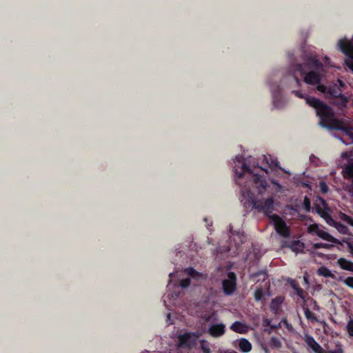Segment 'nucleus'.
Wrapping results in <instances>:
<instances>
[{
	"instance_id": "obj_25",
	"label": "nucleus",
	"mask_w": 353,
	"mask_h": 353,
	"mask_svg": "<svg viewBox=\"0 0 353 353\" xmlns=\"http://www.w3.org/2000/svg\"><path fill=\"white\" fill-rule=\"evenodd\" d=\"M332 246H333L332 245L324 243H316L312 245V248L314 250H318V249H321V248L330 249Z\"/></svg>"
},
{
	"instance_id": "obj_32",
	"label": "nucleus",
	"mask_w": 353,
	"mask_h": 353,
	"mask_svg": "<svg viewBox=\"0 0 353 353\" xmlns=\"http://www.w3.org/2000/svg\"><path fill=\"white\" fill-rule=\"evenodd\" d=\"M336 228L340 232H341L343 234H345L347 230V228L345 225H344L343 224L340 223H337Z\"/></svg>"
},
{
	"instance_id": "obj_9",
	"label": "nucleus",
	"mask_w": 353,
	"mask_h": 353,
	"mask_svg": "<svg viewBox=\"0 0 353 353\" xmlns=\"http://www.w3.org/2000/svg\"><path fill=\"white\" fill-rule=\"evenodd\" d=\"M208 332L212 337H220L225 333V325L223 323L212 324Z\"/></svg>"
},
{
	"instance_id": "obj_50",
	"label": "nucleus",
	"mask_w": 353,
	"mask_h": 353,
	"mask_svg": "<svg viewBox=\"0 0 353 353\" xmlns=\"http://www.w3.org/2000/svg\"><path fill=\"white\" fill-rule=\"evenodd\" d=\"M172 274H173V273H170L169 274L170 277H172Z\"/></svg>"
},
{
	"instance_id": "obj_37",
	"label": "nucleus",
	"mask_w": 353,
	"mask_h": 353,
	"mask_svg": "<svg viewBox=\"0 0 353 353\" xmlns=\"http://www.w3.org/2000/svg\"><path fill=\"white\" fill-rule=\"evenodd\" d=\"M311 303H312V309L314 310H316V311H319L320 310V307L319 305H318L316 301L314 300V299H311Z\"/></svg>"
},
{
	"instance_id": "obj_21",
	"label": "nucleus",
	"mask_w": 353,
	"mask_h": 353,
	"mask_svg": "<svg viewBox=\"0 0 353 353\" xmlns=\"http://www.w3.org/2000/svg\"><path fill=\"white\" fill-rule=\"evenodd\" d=\"M230 232L232 234V236L236 235L239 239V242L238 243H243L245 241V236L241 231H234L233 230L232 226L230 225Z\"/></svg>"
},
{
	"instance_id": "obj_11",
	"label": "nucleus",
	"mask_w": 353,
	"mask_h": 353,
	"mask_svg": "<svg viewBox=\"0 0 353 353\" xmlns=\"http://www.w3.org/2000/svg\"><path fill=\"white\" fill-rule=\"evenodd\" d=\"M230 329L232 331L239 334H245L248 331L247 326L244 323L238 321L234 322L232 324V325L230 326Z\"/></svg>"
},
{
	"instance_id": "obj_31",
	"label": "nucleus",
	"mask_w": 353,
	"mask_h": 353,
	"mask_svg": "<svg viewBox=\"0 0 353 353\" xmlns=\"http://www.w3.org/2000/svg\"><path fill=\"white\" fill-rule=\"evenodd\" d=\"M342 219L343 221L347 222L348 224L353 226V218H352L351 216H350L345 214H343Z\"/></svg>"
},
{
	"instance_id": "obj_17",
	"label": "nucleus",
	"mask_w": 353,
	"mask_h": 353,
	"mask_svg": "<svg viewBox=\"0 0 353 353\" xmlns=\"http://www.w3.org/2000/svg\"><path fill=\"white\" fill-rule=\"evenodd\" d=\"M317 274L325 278H331L334 279L335 275L325 266H321L317 270Z\"/></svg>"
},
{
	"instance_id": "obj_47",
	"label": "nucleus",
	"mask_w": 353,
	"mask_h": 353,
	"mask_svg": "<svg viewBox=\"0 0 353 353\" xmlns=\"http://www.w3.org/2000/svg\"><path fill=\"white\" fill-rule=\"evenodd\" d=\"M228 353H238V352H235V351H233V350H232V351L229 352H228Z\"/></svg>"
},
{
	"instance_id": "obj_8",
	"label": "nucleus",
	"mask_w": 353,
	"mask_h": 353,
	"mask_svg": "<svg viewBox=\"0 0 353 353\" xmlns=\"http://www.w3.org/2000/svg\"><path fill=\"white\" fill-rule=\"evenodd\" d=\"M270 90L272 94L274 106L276 108H281L283 105V102L281 96V88L280 85L279 84L271 85Z\"/></svg>"
},
{
	"instance_id": "obj_48",
	"label": "nucleus",
	"mask_w": 353,
	"mask_h": 353,
	"mask_svg": "<svg viewBox=\"0 0 353 353\" xmlns=\"http://www.w3.org/2000/svg\"><path fill=\"white\" fill-rule=\"evenodd\" d=\"M264 350L266 353H268V350L267 348H265Z\"/></svg>"
},
{
	"instance_id": "obj_3",
	"label": "nucleus",
	"mask_w": 353,
	"mask_h": 353,
	"mask_svg": "<svg viewBox=\"0 0 353 353\" xmlns=\"http://www.w3.org/2000/svg\"><path fill=\"white\" fill-rule=\"evenodd\" d=\"M305 65L297 63L294 66V72H299L303 77L304 81L309 85L321 84V72L323 70L322 63L314 57H308L305 59Z\"/></svg>"
},
{
	"instance_id": "obj_34",
	"label": "nucleus",
	"mask_w": 353,
	"mask_h": 353,
	"mask_svg": "<svg viewBox=\"0 0 353 353\" xmlns=\"http://www.w3.org/2000/svg\"><path fill=\"white\" fill-rule=\"evenodd\" d=\"M320 188L323 193H326L328 191V187L324 181L320 182Z\"/></svg>"
},
{
	"instance_id": "obj_49",
	"label": "nucleus",
	"mask_w": 353,
	"mask_h": 353,
	"mask_svg": "<svg viewBox=\"0 0 353 353\" xmlns=\"http://www.w3.org/2000/svg\"><path fill=\"white\" fill-rule=\"evenodd\" d=\"M211 225H212V223H210V224H207V226H208V227L211 226Z\"/></svg>"
},
{
	"instance_id": "obj_41",
	"label": "nucleus",
	"mask_w": 353,
	"mask_h": 353,
	"mask_svg": "<svg viewBox=\"0 0 353 353\" xmlns=\"http://www.w3.org/2000/svg\"><path fill=\"white\" fill-rule=\"evenodd\" d=\"M292 288L296 292L297 291V289L299 288H301L298 285H296V283H293L292 284Z\"/></svg>"
},
{
	"instance_id": "obj_18",
	"label": "nucleus",
	"mask_w": 353,
	"mask_h": 353,
	"mask_svg": "<svg viewBox=\"0 0 353 353\" xmlns=\"http://www.w3.org/2000/svg\"><path fill=\"white\" fill-rule=\"evenodd\" d=\"M290 247L293 252H294L296 253H301V252H303V249L305 248V245L303 243L297 240V241H292Z\"/></svg>"
},
{
	"instance_id": "obj_5",
	"label": "nucleus",
	"mask_w": 353,
	"mask_h": 353,
	"mask_svg": "<svg viewBox=\"0 0 353 353\" xmlns=\"http://www.w3.org/2000/svg\"><path fill=\"white\" fill-rule=\"evenodd\" d=\"M272 219L274 221L276 232L283 237H288L290 236V230L283 219L277 214H274Z\"/></svg>"
},
{
	"instance_id": "obj_13",
	"label": "nucleus",
	"mask_w": 353,
	"mask_h": 353,
	"mask_svg": "<svg viewBox=\"0 0 353 353\" xmlns=\"http://www.w3.org/2000/svg\"><path fill=\"white\" fill-rule=\"evenodd\" d=\"M348 100L347 98L343 94L338 97H335L332 99V103L337 105L340 109H343L346 107Z\"/></svg>"
},
{
	"instance_id": "obj_44",
	"label": "nucleus",
	"mask_w": 353,
	"mask_h": 353,
	"mask_svg": "<svg viewBox=\"0 0 353 353\" xmlns=\"http://www.w3.org/2000/svg\"><path fill=\"white\" fill-rule=\"evenodd\" d=\"M331 353H343V350L341 348H339V350H337L334 352H332Z\"/></svg>"
},
{
	"instance_id": "obj_20",
	"label": "nucleus",
	"mask_w": 353,
	"mask_h": 353,
	"mask_svg": "<svg viewBox=\"0 0 353 353\" xmlns=\"http://www.w3.org/2000/svg\"><path fill=\"white\" fill-rule=\"evenodd\" d=\"M185 274L192 279H199L201 276V274L192 268H188L185 270Z\"/></svg>"
},
{
	"instance_id": "obj_40",
	"label": "nucleus",
	"mask_w": 353,
	"mask_h": 353,
	"mask_svg": "<svg viewBox=\"0 0 353 353\" xmlns=\"http://www.w3.org/2000/svg\"><path fill=\"white\" fill-rule=\"evenodd\" d=\"M253 167H254V168H256V167H257V168H259L261 170H262L265 171L266 173H268V170H267V169L263 168H262V167H259L258 164H256V165L254 164V165H253Z\"/></svg>"
},
{
	"instance_id": "obj_39",
	"label": "nucleus",
	"mask_w": 353,
	"mask_h": 353,
	"mask_svg": "<svg viewBox=\"0 0 353 353\" xmlns=\"http://www.w3.org/2000/svg\"><path fill=\"white\" fill-rule=\"evenodd\" d=\"M296 293L301 299H304L305 292L301 288L297 289Z\"/></svg>"
},
{
	"instance_id": "obj_1",
	"label": "nucleus",
	"mask_w": 353,
	"mask_h": 353,
	"mask_svg": "<svg viewBox=\"0 0 353 353\" xmlns=\"http://www.w3.org/2000/svg\"><path fill=\"white\" fill-rule=\"evenodd\" d=\"M236 183L241 187L242 196L247 199L252 208L265 214L272 213L274 208V199L270 196L266 199H259L270 187L268 182L261 175L254 173L246 163H243L241 171H235Z\"/></svg>"
},
{
	"instance_id": "obj_28",
	"label": "nucleus",
	"mask_w": 353,
	"mask_h": 353,
	"mask_svg": "<svg viewBox=\"0 0 353 353\" xmlns=\"http://www.w3.org/2000/svg\"><path fill=\"white\" fill-rule=\"evenodd\" d=\"M344 284L353 289V276H348L343 280Z\"/></svg>"
},
{
	"instance_id": "obj_22",
	"label": "nucleus",
	"mask_w": 353,
	"mask_h": 353,
	"mask_svg": "<svg viewBox=\"0 0 353 353\" xmlns=\"http://www.w3.org/2000/svg\"><path fill=\"white\" fill-rule=\"evenodd\" d=\"M270 345L274 348H279L281 347V342L277 337L272 336L270 341Z\"/></svg>"
},
{
	"instance_id": "obj_51",
	"label": "nucleus",
	"mask_w": 353,
	"mask_h": 353,
	"mask_svg": "<svg viewBox=\"0 0 353 353\" xmlns=\"http://www.w3.org/2000/svg\"><path fill=\"white\" fill-rule=\"evenodd\" d=\"M170 314H168V318H170Z\"/></svg>"
},
{
	"instance_id": "obj_42",
	"label": "nucleus",
	"mask_w": 353,
	"mask_h": 353,
	"mask_svg": "<svg viewBox=\"0 0 353 353\" xmlns=\"http://www.w3.org/2000/svg\"><path fill=\"white\" fill-rule=\"evenodd\" d=\"M294 79L295 81L296 82V83H297L298 85H300V83H301V81H300V79H299V78L295 75V74H294Z\"/></svg>"
},
{
	"instance_id": "obj_14",
	"label": "nucleus",
	"mask_w": 353,
	"mask_h": 353,
	"mask_svg": "<svg viewBox=\"0 0 353 353\" xmlns=\"http://www.w3.org/2000/svg\"><path fill=\"white\" fill-rule=\"evenodd\" d=\"M317 235L325 241H327L334 243H339V242L338 239L332 236L330 233L323 230H319L317 232Z\"/></svg>"
},
{
	"instance_id": "obj_2",
	"label": "nucleus",
	"mask_w": 353,
	"mask_h": 353,
	"mask_svg": "<svg viewBox=\"0 0 353 353\" xmlns=\"http://www.w3.org/2000/svg\"><path fill=\"white\" fill-rule=\"evenodd\" d=\"M306 103L316 110L320 118V125L330 130H343V123L334 117L332 109L319 99L307 96Z\"/></svg>"
},
{
	"instance_id": "obj_15",
	"label": "nucleus",
	"mask_w": 353,
	"mask_h": 353,
	"mask_svg": "<svg viewBox=\"0 0 353 353\" xmlns=\"http://www.w3.org/2000/svg\"><path fill=\"white\" fill-rule=\"evenodd\" d=\"M239 347L241 352H249L252 350L251 343L246 339L242 338L239 341Z\"/></svg>"
},
{
	"instance_id": "obj_29",
	"label": "nucleus",
	"mask_w": 353,
	"mask_h": 353,
	"mask_svg": "<svg viewBox=\"0 0 353 353\" xmlns=\"http://www.w3.org/2000/svg\"><path fill=\"white\" fill-rule=\"evenodd\" d=\"M347 330L350 336H353V320L350 319L347 325Z\"/></svg>"
},
{
	"instance_id": "obj_38",
	"label": "nucleus",
	"mask_w": 353,
	"mask_h": 353,
	"mask_svg": "<svg viewBox=\"0 0 353 353\" xmlns=\"http://www.w3.org/2000/svg\"><path fill=\"white\" fill-rule=\"evenodd\" d=\"M214 315V313L212 314H203L202 316V319L205 321V322H210L212 321V316Z\"/></svg>"
},
{
	"instance_id": "obj_33",
	"label": "nucleus",
	"mask_w": 353,
	"mask_h": 353,
	"mask_svg": "<svg viewBox=\"0 0 353 353\" xmlns=\"http://www.w3.org/2000/svg\"><path fill=\"white\" fill-rule=\"evenodd\" d=\"M188 334H190L191 336L193 337L194 341L197 343V339L202 335V332L200 331H196L192 332H188Z\"/></svg>"
},
{
	"instance_id": "obj_30",
	"label": "nucleus",
	"mask_w": 353,
	"mask_h": 353,
	"mask_svg": "<svg viewBox=\"0 0 353 353\" xmlns=\"http://www.w3.org/2000/svg\"><path fill=\"white\" fill-rule=\"evenodd\" d=\"M190 278L183 279L180 281V285L183 288H188L190 285Z\"/></svg>"
},
{
	"instance_id": "obj_23",
	"label": "nucleus",
	"mask_w": 353,
	"mask_h": 353,
	"mask_svg": "<svg viewBox=\"0 0 353 353\" xmlns=\"http://www.w3.org/2000/svg\"><path fill=\"white\" fill-rule=\"evenodd\" d=\"M200 347L203 353H211V350L208 345V343L206 340H201L200 342Z\"/></svg>"
},
{
	"instance_id": "obj_45",
	"label": "nucleus",
	"mask_w": 353,
	"mask_h": 353,
	"mask_svg": "<svg viewBox=\"0 0 353 353\" xmlns=\"http://www.w3.org/2000/svg\"><path fill=\"white\" fill-rule=\"evenodd\" d=\"M236 160L239 161V162H241L242 161V157H236Z\"/></svg>"
},
{
	"instance_id": "obj_27",
	"label": "nucleus",
	"mask_w": 353,
	"mask_h": 353,
	"mask_svg": "<svg viewBox=\"0 0 353 353\" xmlns=\"http://www.w3.org/2000/svg\"><path fill=\"white\" fill-rule=\"evenodd\" d=\"M303 206L306 212H310L311 210L310 200L308 197L305 196L303 200Z\"/></svg>"
},
{
	"instance_id": "obj_36",
	"label": "nucleus",
	"mask_w": 353,
	"mask_h": 353,
	"mask_svg": "<svg viewBox=\"0 0 353 353\" xmlns=\"http://www.w3.org/2000/svg\"><path fill=\"white\" fill-rule=\"evenodd\" d=\"M260 276H263V279H262L263 281H265V279L268 277V274H266V272H265L263 271H260V272L253 274V276H256V277H258Z\"/></svg>"
},
{
	"instance_id": "obj_24",
	"label": "nucleus",
	"mask_w": 353,
	"mask_h": 353,
	"mask_svg": "<svg viewBox=\"0 0 353 353\" xmlns=\"http://www.w3.org/2000/svg\"><path fill=\"white\" fill-rule=\"evenodd\" d=\"M304 314L307 319L317 321V318L315 314L311 312L307 307L304 308Z\"/></svg>"
},
{
	"instance_id": "obj_7",
	"label": "nucleus",
	"mask_w": 353,
	"mask_h": 353,
	"mask_svg": "<svg viewBox=\"0 0 353 353\" xmlns=\"http://www.w3.org/2000/svg\"><path fill=\"white\" fill-rule=\"evenodd\" d=\"M178 341L180 347L188 349H191L196 345V342L188 332L179 335Z\"/></svg>"
},
{
	"instance_id": "obj_43",
	"label": "nucleus",
	"mask_w": 353,
	"mask_h": 353,
	"mask_svg": "<svg viewBox=\"0 0 353 353\" xmlns=\"http://www.w3.org/2000/svg\"><path fill=\"white\" fill-rule=\"evenodd\" d=\"M349 248H350V252L351 253L352 256H353V245L350 244Z\"/></svg>"
},
{
	"instance_id": "obj_35",
	"label": "nucleus",
	"mask_w": 353,
	"mask_h": 353,
	"mask_svg": "<svg viewBox=\"0 0 353 353\" xmlns=\"http://www.w3.org/2000/svg\"><path fill=\"white\" fill-rule=\"evenodd\" d=\"M292 92L295 94V96L301 99H305L306 97H307V95L303 94L301 91L299 90H293Z\"/></svg>"
},
{
	"instance_id": "obj_4",
	"label": "nucleus",
	"mask_w": 353,
	"mask_h": 353,
	"mask_svg": "<svg viewBox=\"0 0 353 353\" xmlns=\"http://www.w3.org/2000/svg\"><path fill=\"white\" fill-rule=\"evenodd\" d=\"M316 89L318 91L325 94V97L327 99L332 100L335 97H338L339 96L342 94L341 89L338 87L336 84H334L329 86H326L323 84H319L316 86Z\"/></svg>"
},
{
	"instance_id": "obj_16",
	"label": "nucleus",
	"mask_w": 353,
	"mask_h": 353,
	"mask_svg": "<svg viewBox=\"0 0 353 353\" xmlns=\"http://www.w3.org/2000/svg\"><path fill=\"white\" fill-rule=\"evenodd\" d=\"M283 301V299L281 296H276V298L273 299L270 303L271 310L276 313L280 309Z\"/></svg>"
},
{
	"instance_id": "obj_26",
	"label": "nucleus",
	"mask_w": 353,
	"mask_h": 353,
	"mask_svg": "<svg viewBox=\"0 0 353 353\" xmlns=\"http://www.w3.org/2000/svg\"><path fill=\"white\" fill-rule=\"evenodd\" d=\"M254 296L256 301H261L263 297V289L261 288L256 289V291L254 292Z\"/></svg>"
},
{
	"instance_id": "obj_6",
	"label": "nucleus",
	"mask_w": 353,
	"mask_h": 353,
	"mask_svg": "<svg viewBox=\"0 0 353 353\" xmlns=\"http://www.w3.org/2000/svg\"><path fill=\"white\" fill-rule=\"evenodd\" d=\"M223 292L226 295H231L236 288V276L234 272L228 274V279L222 283Z\"/></svg>"
},
{
	"instance_id": "obj_10",
	"label": "nucleus",
	"mask_w": 353,
	"mask_h": 353,
	"mask_svg": "<svg viewBox=\"0 0 353 353\" xmlns=\"http://www.w3.org/2000/svg\"><path fill=\"white\" fill-rule=\"evenodd\" d=\"M307 345L312 349L315 353H325L322 347L314 340L312 336L307 335L305 337Z\"/></svg>"
},
{
	"instance_id": "obj_19",
	"label": "nucleus",
	"mask_w": 353,
	"mask_h": 353,
	"mask_svg": "<svg viewBox=\"0 0 353 353\" xmlns=\"http://www.w3.org/2000/svg\"><path fill=\"white\" fill-rule=\"evenodd\" d=\"M263 161L266 162L268 165L272 170L275 169L276 168H279L281 170V168L279 166V161L276 159H273L272 157L270 155L269 157L263 155Z\"/></svg>"
},
{
	"instance_id": "obj_12",
	"label": "nucleus",
	"mask_w": 353,
	"mask_h": 353,
	"mask_svg": "<svg viewBox=\"0 0 353 353\" xmlns=\"http://www.w3.org/2000/svg\"><path fill=\"white\" fill-rule=\"evenodd\" d=\"M337 263L341 269L353 272V262L345 258H339L337 261Z\"/></svg>"
},
{
	"instance_id": "obj_46",
	"label": "nucleus",
	"mask_w": 353,
	"mask_h": 353,
	"mask_svg": "<svg viewBox=\"0 0 353 353\" xmlns=\"http://www.w3.org/2000/svg\"><path fill=\"white\" fill-rule=\"evenodd\" d=\"M339 82L341 86H343L344 83L342 81L339 80Z\"/></svg>"
}]
</instances>
